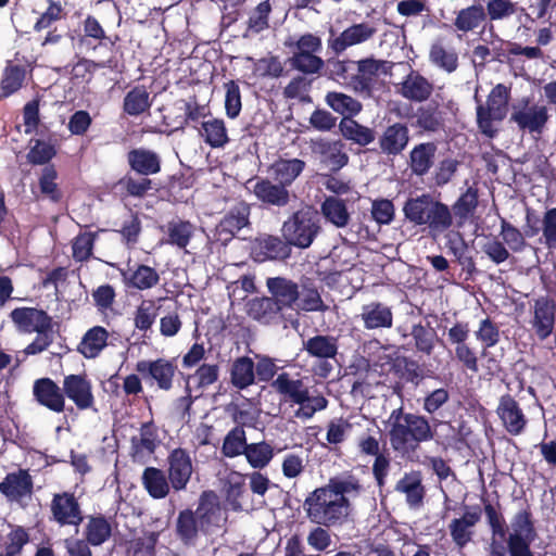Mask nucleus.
Returning <instances> with one entry per match:
<instances>
[{
	"label": "nucleus",
	"instance_id": "338daca9",
	"mask_svg": "<svg viewBox=\"0 0 556 556\" xmlns=\"http://www.w3.org/2000/svg\"><path fill=\"white\" fill-rule=\"evenodd\" d=\"M178 532L185 540L193 539L200 530L197 513L182 511L178 517Z\"/></svg>",
	"mask_w": 556,
	"mask_h": 556
},
{
	"label": "nucleus",
	"instance_id": "ea45409f",
	"mask_svg": "<svg viewBox=\"0 0 556 556\" xmlns=\"http://www.w3.org/2000/svg\"><path fill=\"white\" fill-rule=\"evenodd\" d=\"M535 532L527 511H519L511 522V533L508 543H528L534 540Z\"/></svg>",
	"mask_w": 556,
	"mask_h": 556
},
{
	"label": "nucleus",
	"instance_id": "0e129e2a",
	"mask_svg": "<svg viewBox=\"0 0 556 556\" xmlns=\"http://www.w3.org/2000/svg\"><path fill=\"white\" fill-rule=\"evenodd\" d=\"M501 237L508 249L514 252L521 251L526 245L523 235L509 223L503 220L501 226Z\"/></svg>",
	"mask_w": 556,
	"mask_h": 556
},
{
	"label": "nucleus",
	"instance_id": "b1692460",
	"mask_svg": "<svg viewBox=\"0 0 556 556\" xmlns=\"http://www.w3.org/2000/svg\"><path fill=\"white\" fill-rule=\"evenodd\" d=\"M408 140V128L396 123L387 127L379 139V146L383 153L396 155L405 149Z\"/></svg>",
	"mask_w": 556,
	"mask_h": 556
},
{
	"label": "nucleus",
	"instance_id": "aec40b11",
	"mask_svg": "<svg viewBox=\"0 0 556 556\" xmlns=\"http://www.w3.org/2000/svg\"><path fill=\"white\" fill-rule=\"evenodd\" d=\"M157 429L152 422L141 426L138 435L131 438V455L135 460L144 463L159 444Z\"/></svg>",
	"mask_w": 556,
	"mask_h": 556
},
{
	"label": "nucleus",
	"instance_id": "8fccbe9b",
	"mask_svg": "<svg viewBox=\"0 0 556 556\" xmlns=\"http://www.w3.org/2000/svg\"><path fill=\"white\" fill-rule=\"evenodd\" d=\"M325 486L343 498L356 496L362 491L359 481L352 476L332 478Z\"/></svg>",
	"mask_w": 556,
	"mask_h": 556
},
{
	"label": "nucleus",
	"instance_id": "052dcab7",
	"mask_svg": "<svg viewBox=\"0 0 556 556\" xmlns=\"http://www.w3.org/2000/svg\"><path fill=\"white\" fill-rule=\"evenodd\" d=\"M193 233V227L190 223L179 222L168 226L169 243L179 248H185L189 243Z\"/></svg>",
	"mask_w": 556,
	"mask_h": 556
},
{
	"label": "nucleus",
	"instance_id": "09e8293b",
	"mask_svg": "<svg viewBox=\"0 0 556 556\" xmlns=\"http://www.w3.org/2000/svg\"><path fill=\"white\" fill-rule=\"evenodd\" d=\"M232 383L243 389L254 381V364L249 357H240L235 361L231 369Z\"/></svg>",
	"mask_w": 556,
	"mask_h": 556
},
{
	"label": "nucleus",
	"instance_id": "0eeeda50",
	"mask_svg": "<svg viewBox=\"0 0 556 556\" xmlns=\"http://www.w3.org/2000/svg\"><path fill=\"white\" fill-rule=\"evenodd\" d=\"M390 70L391 65L387 61L372 58L361 60L357 62V74L351 79L352 88L362 96L370 97Z\"/></svg>",
	"mask_w": 556,
	"mask_h": 556
},
{
	"label": "nucleus",
	"instance_id": "6e6d98bb",
	"mask_svg": "<svg viewBox=\"0 0 556 556\" xmlns=\"http://www.w3.org/2000/svg\"><path fill=\"white\" fill-rule=\"evenodd\" d=\"M247 437L242 428H233L225 438L223 453L227 457H235L244 454L247 448Z\"/></svg>",
	"mask_w": 556,
	"mask_h": 556
},
{
	"label": "nucleus",
	"instance_id": "72a5a7b5",
	"mask_svg": "<svg viewBox=\"0 0 556 556\" xmlns=\"http://www.w3.org/2000/svg\"><path fill=\"white\" fill-rule=\"evenodd\" d=\"M314 151L320 153L324 161L337 169L343 167L349 161V156L344 152V144L340 140L316 141L314 142Z\"/></svg>",
	"mask_w": 556,
	"mask_h": 556
},
{
	"label": "nucleus",
	"instance_id": "4d7b16f0",
	"mask_svg": "<svg viewBox=\"0 0 556 556\" xmlns=\"http://www.w3.org/2000/svg\"><path fill=\"white\" fill-rule=\"evenodd\" d=\"M159 307L153 300H143L135 312V326L139 330H148L157 316Z\"/></svg>",
	"mask_w": 556,
	"mask_h": 556
},
{
	"label": "nucleus",
	"instance_id": "423d86ee",
	"mask_svg": "<svg viewBox=\"0 0 556 556\" xmlns=\"http://www.w3.org/2000/svg\"><path fill=\"white\" fill-rule=\"evenodd\" d=\"M509 97L510 89L503 84H497L488 96L485 104H478V126L488 137H493L497 132L498 124L507 115Z\"/></svg>",
	"mask_w": 556,
	"mask_h": 556
},
{
	"label": "nucleus",
	"instance_id": "39448f33",
	"mask_svg": "<svg viewBox=\"0 0 556 556\" xmlns=\"http://www.w3.org/2000/svg\"><path fill=\"white\" fill-rule=\"evenodd\" d=\"M280 231L289 245L306 249L320 231L318 216L309 207L300 208L283 222Z\"/></svg>",
	"mask_w": 556,
	"mask_h": 556
},
{
	"label": "nucleus",
	"instance_id": "c9c22d12",
	"mask_svg": "<svg viewBox=\"0 0 556 556\" xmlns=\"http://www.w3.org/2000/svg\"><path fill=\"white\" fill-rule=\"evenodd\" d=\"M396 491L403 493L412 508H419L422 504L425 491L420 477L416 473L404 476L396 484Z\"/></svg>",
	"mask_w": 556,
	"mask_h": 556
},
{
	"label": "nucleus",
	"instance_id": "cd10ccee",
	"mask_svg": "<svg viewBox=\"0 0 556 556\" xmlns=\"http://www.w3.org/2000/svg\"><path fill=\"white\" fill-rule=\"evenodd\" d=\"M248 224V214L244 208L227 214L216 226L215 238L222 243H227L232 237Z\"/></svg>",
	"mask_w": 556,
	"mask_h": 556
},
{
	"label": "nucleus",
	"instance_id": "a878e982",
	"mask_svg": "<svg viewBox=\"0 0 556 556\" xmlns=\"http://www.w3.org/2000/svg\"><path fill=\"white\" fill-rule=\"evenodd\" d=\"M305 163L299 159L276 161L268 169L271 178L283 187L290 186L303 172Z\"/></svg>",
	"mask_w": 556,
	"mask_h": 556
},
{
	"label": "nucleus",
	"instance_id": "de8ad7c7",
	"mask_svg": "<svg viewBox=\"0 0 556 556\" xmlns=\"http://www.w3.org/2000/svg\"><path fill=\"white\" fill-rule=\"evenodd\" d=\"M248 312L252 318L267 324L278 314L279 309L273 299L260 298L249 302Z\"/></svg>",
	"mask_w": 556,
	"mask_h": 556
},
{
	"label": "nucleus",
	"instance_id": "2f4dec72",
	"mask_svg": "<svg viewBox=\"0 0 556 556\" xmlns=\"http://www.w3.org/2000/svg\"><path fill=\"white\" fill-rule=\"evenodd\" d=\"M0 491L11 500H18L31 491L30 476L25 471L10 473L0 483Z\"/></svg>",
	"mask_w": 556,
	"mask_h": 556
},
{
	"label": "nucleus",
	"instance_id": "20e7f679",
	"mask_svg": "<svg viewBox=\"0 0 556 556\" xmlns=\"http://www.w3.org/2000/svg\"><path fill=\"white\" fill-rule=\"evenodd\" d=\"M403 212L410 223L418 226L427 225L433 233L443 232L453 224L448 206L429 194L408 199Z\"/></svg>",
	"mask_w": 556,
	"mask_h": 556
},
{
	"label": "nucleus",
	"instance_id": "603ef678",
	"mask_svg": "<svg viewBox=\"0 0 556 556\" xmlns=\"http://www.w3.org/2000/svg\"><path fill=\"white\" fill-rule=\"evenodd\" d=\"M218 371L217 365L203 364L193 375L189 376L187 386H192L193 383L192 388L195 392L205 389L217 381Z\"/></svg>",
	"mask_w": 556,
	"mask_h": 556
},
{
	"label": "nucleus",
	"instance_id": "a18cd8bd",
	"mask_svg": "<svg viewBox=\"0 0 556 556\" xmlns=\"http://www.w3.org/2000/svg\"><path fill=\"white\" fill-rule=\"evenodd\" d=\"M484 18L483 8L481 5H471L458 12L455 26L458 30L467 33L478 27Z\"/></svg>",
	"mask_w": 556,
	"mask_h": 556
},
{
	"label": "nucleus",
	"instance_id": "58836bf2",
	"mask_svg": "<svg viewBox=\"0 0 556 556\" xmlns=\"http://www.w3.org/2000/svg\"><path fill=\"white\" fill-rule=\"evenodd\" d=\"M478 206V191L468 188L453 205V212L456 218V226L463 227L464 224L473 216Z\"/></svg>",
	"mask_w": 556,
	"mask_h": 556
},
{
	"label": "nucleus",
	"instance_id": "f03ea898",
	"mask_svg": "<svg viewBox=\"0 0 556 556\" xmlns=\"http://www.w3.org/2000/svg\"><path fill=\"white\" fill-rule=\"evenodd\" d=\"M308 519L319 526L331 527L342 525L351 514L349 498L333 494L326 486L313 491L304 502Z\"/></svg>",
	"mask_w": 556,
	"mask_h": 556
},
{
	"label": "nucleus",
	"instance_id": "9d476101",
	"mask_svg": "<svg viewBox=\"0 0 556 556\" xmlns=\"http://www.w3.org/2000/svg\"><path fill=\"white\" fill-rule=\"evenodd\" d=\"M62 390L78 409H88L94 404L92 384L85 374L65 376Z\"/></svg>",
	"mask_w": 556,
	"mask_h": 556
},
{
	"label": "nucleus",
	"instance_id": "37998d69",
	"mask_svg": "<svg viewBox=\"0 0 556 556\" xmlns=\"http://www.w3.org/2000/svg\"><path fill=\"white\" fill-rule=\"evenodd\" d=\"M112 532L111 523L103 517H91L85 526L87 542L93 546L103 544Z\"/></svg>",
	"mask_w": 556,
	"mask_h": 556
},
{
	"label": "nucleus",
	"instance_id": "3c124183",
	"mask_svg": "<svg viewBox=\"0 0 556 556\" xmlns=\"http://www.w3.org/2000/svg\"><path fill=\"white\" fill-rule=\"evenodd\" d=\"M150 105V94L143 87L134 88L124 99V109L130 115L141 114Z\"/></svg>",
	"mask_w": 556,
	"mask_h": 556
},
{
	"label": "nucleus",
	"instance_id": "774afa93",
	"mask_svg": "<svg viewBox=\"0 0 556 556\" xmlns=\"http://www.w3.org/2000/svg\"><path fill=\"white\" fill-rule=\"evenodd\" d=\"M54 155L55 149L51 143L36 140L27 154V159L33 164H45Z\"/></svg>",
	"mask_w": 556,
	"mask_h": 556
},
{
	"label": "nucleus",
	"instance_id": "4be33fe9",
	"mask_svg": "<svg viewBox=\"0 0 556 556\" xmlns=\"http://www.w3.org/2000/svg\"><path fill=\"white\" fill-rule=\"evenodd\" d=\"M254 195L265 204L286 206L290 201V193L282 185H275L268 179H260L252 185Z\"/></svg>",
	"mask_w": 556,
	"mask_h": 556
},
{
	"label": "nucleus",
	"instance_id": "f257e3e1",
	"mask_svg": "<svg viewBox=\"0 0 556 556\" xmlns=\"http://www.w3.org/2000/svg\"><path fill=\"white\" fill-rule=\"evenodd\" d=\"M386 427L392 447L401 452L414 448L418 443L433 438L426 418L406 414L402 408H396L390 414Z\"/></svg>",
	"mask_w": 556,
	"mask_h": 556
},
{
	"label": "nucleus",
	"instance_id": "49530a36",
	"mask_svg": "<svg viewBox=\"0 0 556 556\" xmlns=\"http://www.w3.org/2000/svg\"><path fill=\"white\" fill-rule=\"evenodd\" d=\"M245 458L253 468L266 467L274 456L271 445L266 442L248 444L245 452Z\"/></svg>",
	"mask_w": 556,
	"mask_h": 556
},
{
	"label": "nucleus",
	"instance_id": "4c0bfd02",
	"mask_svg": "<svg viewBox=\"0 0 556 556\" xmlns=\"http://www.w3.org/2000/svg\"><path fill=\"white\" fill-rule=\"evenodd\" d=\"M142 483L154 498H164L169 492V483L162 470L148 467L142 475Z\"/></svg>",
	"mask_w": 556,
	"mask_h": 556
},
{
	"label": "nucleus",
	"instance_id": "7ed1b4c3",
	"mask_svg": "<svg viewBox=\"0 0 556 556\" xmlns=\"http://www.w3.org/2000/svg\"><path fill=\"white\" fill-rule=\"evenodd\" d=\"M271 387L287 401L299 406L294 412V417L301 420L311 419L328 405V401L321 393L309 391L302 379L293 378L287 372L279 374Z\"/></svg>",
	"mask_w": 556,
	"mask_h": 556
},
{
	"label": "nucleus",
	"instance_id": "dca6fc26",
	"mask_svg": "<svg viewBox=\"0 0 556 556\" xmlns=\"http://www.w3.org/2000/svg\"><path fill=\"white\" fill-rule=\"evenodd\" d=\"M63 390L50 378H40L34 382L33 394L36 401L54 413L65 408Z\"/></svg>",
	"mask_w": 556,
	"mask_h": 556
},
{
	"label": "nucleus",
	"instance_id": "473e14b6",
	"mask_svg": "<svg viewBox=\"0 0 556 556\" xmlns=\"http://www.w3.org/2000/svg\"><path fill=\"white\" fill-rule=\"evenodd\" d=\"M554 321V307L545 299L538 300L534 305L533 327L541 339L552 333Z\"/></svg>",
	"mask_w": 556,
	"mask_h": 556
},
{
	"label": "nucleus",
	"instance_id": "bb28decb",
	"mask_svg": "<svg viewBox=\"0 0 556 556\" xmlns=\"http://www.w3.org/2000/svg\"><path fill=\"white\" fill-rule=\"evenodd\" d=\"M437 146L432 142L419 143L409 153V166L414 174L422 176L434 164Z\"/></svg>",
	"mask_w": 556,
	"mask_h": 556
},
{
	"label": "nucleus",
	"instance_id": "4468645a",
	"mask_svg": "<svg viewBox=\"0 0 556 556\" xmlns=\"http://www.w3.org/2000/svg\"><path fill=\"white\" fill-rule=\"evenodd\" d=\"M53 519L64 526H78L83 521V514L76 497L68 492L55 494L51 502Z\"/></svg>",
	"mask_w": 556,
	"mask_h": 556
},
{
	"label": "nucleus",
	"instance_id": "e433bc0d",
	"mask_svg": "<svg viewBox=\"0 0 556 556\" xmlns=\"http://www.w3.org/2000/svg\"><path fill=\"white\" fill-rule=\"evenodd\" d=\"M339 128L346 140L353 141L359 146H367L375 139L374 131L370 128L349 117L341 119Z\"/></svg>",
	"mask_w": 556,
	"mask_h": 556
},
{
	"label": "nucleus",
	"instance_id": "ddd939ff",
	"mask_svg": "<svg viewBox=\"0 0 556 556\" xmlns=\"http://www.w3.org/2000/svg\"><path fill=\"white\" fill-rule=\"evenodd\" d=\"M548 119L547 109L543 105L532 104L528 101L514 108L511 121L522 130L541 132Z\"/></svg>",
	"mask_w": 556,
	"mask_h": 556
},
{
	"label": "nucleus",
	"instance_id": "9b49d317",
	"mask_svg": "<svg viewBox=\"0 0 556 556\" xmlns=\"http://www.w3.org/2000/svg\"><path fill=\"white\" fill-rule=\"evenodd\" d=\"M10 317L18 331L45 333L52 328V319L46 312L34 307H18Z\"/></svg>",
	"mask_w": 556,
	"mask_h": 556
},
{
	"label": "nucleus",
	"instance_id": "5701e85b",
	"mask_svg": "<svg viewBox=\"0 0 556 556\" xmlns=\"http://www.w3.org/2000/svg\"><path fill=\"white\" fill-rule=\"evenodd\" d=\"M481 518L478 507L467 510L460 518L454 519L450 526L453 541L460 547L465 546L472 538V529Z\"/></svg>",
	"mask_w": 556,
	"mask_h": 556
},
{
	"label": "nucleus",
	"instance_id": "864d4df0",
	"mask_svg": "<svg viewBox=\"0 0 556 556\" xmlns=\"http://www.w3.org/2000/svg\"><path fill=\"white\" fill-rule=\"evenodd\" d=\"M159 281L160 276L156 270L146 265L138 266L128 277V283L138 290L151 289Z\"/></svg>",
	"mask_w": 556,
	"mask_h": 556
},
{
	"label": "nucleus",
	"instance_id": "69168bd1",
	"mask_svg": "<svg viewBox=\"0 0 556 556\" xmlns=\"http://www.w3.org/2000/svg\"><path fill=\"white\" fill-rule=\"evenodd\" d=\"M352 429V425L342 418L333 419L328 424L327 427V442L329 444L342 443Z\"/></svg>",
	"mask_w": 556,
	"mask_h": 556
},
{
	"label": "nucleus",
	"instance_id": "6ab92c4d",
	"mask_svg": "<svg viewBox=\"0 0 556 556\" xmlns=\"http://www.w3.org/2000/svg\"><path fill=\"white\" fill-rule=\"evenodd\" d=\"M136 369L141 375H149L154 379L160 389L169 390L173 384L176 368L172 362L160 358L156 361H140Z\"/></svg>",
	"mask_w": 556,
	"mask_h": 556
},
{
	"label": "nucleus",
	"instance_id": "f704fd0d",
	"mask_svg": "<svg viewBox=\"0 0 556 556\" xmlns=\"http://www.w3.org/2000/svg\"><path fill=\"white\" fill-rule=\"evenodd\" d=\"M128 161L134 170L142 175H152L160 172V157L156 153L137 149L128 154Z\"/></svg>",
	"mask_w": 556,
	"mask_h": 556
},
{
	"label": "nucleus",
	"instance_id": "6e6552de",
	"mask_svg": "<svg viewBox=\"0 0 556 556\" xmlns=\"http://www.w3.org/2000/svg\"><path fill=\"white\" fill-rule=\"evenodd\" d=\"M321 50L319 37L305 34L296 41V51L292 62L295 68L303 73H317L324 65V61L316 55Z\"/></svg>",
	"mask_w": 556,
	"mask_h": 556
},
{
	"label": "nucleus",
	"instance_id": "7c9ffc66",
	"mask_svg": "<svg viewBox=\"0 0 556 556\" xmlns=\"http://www.w3.org/2000/svg\"><path fill=\"white\" fill-rule=\"evenodd\" d=\"M320 212L324 218L337 228L346 227L351 219L344 201L334 197L325 199L320 206Z\"/></svg>",
	"mask_w": 556,
	"mask_h": 556
},
{
	"label": "nucleus",
	"instance_id": "bf43d9fd",
	"mask_svg": "<svg viewBox=\"0 0 556 556\" xmlns=\"http://www.w3.org/2000/svg\"><path fill=\"white\" fill-rule=\"evenodd\" d=\"M294 309L305 312L324 309V303L319 292L315 288L304 286L299 290V298Z\"/></svg>",
	"mask_w": 556,
	"mask_h": 556
},
{
	"label": "nucleus",
	"instance_id": "393cba45",
	"mask_svg": "<svg viewBox=\"0 0 556 556\" xmlns=\"http://www.w3.org/2000/svg\"><path fill=\"white\" fill-rule=\"evenodd\" d=\"M109 332L101 326L86 331L78 344V352L86 358H96L108 345Z\"/></svg>",
	"mask_w": 556,
	"mask_h": 556
},
{
	"label": "nucleus",
	"instance_id": "f8f14e48",
	"mask_svg": "<svg viewBox=\"0 0 556 556\" xmlns=\"http://www.w3.org/2000/svg\"><path fill=\"white\" fill-rule=\"evenodd\" d=\"M200 530L212 533L216 528H222L226 516L222 510L217 496L213 492H205L195 510Z\"/></svg>",
	"mask_w": 556,
	"mask_h": 556
},
{
	"label": "nucleus",
	"instance_id": "c85d7f7f",
	"mask_svg": "<svg viewBox=\"0 0 556 556\" xmlns=\"http://www.w3.org/2000/svg\"><path fill=\"white\" fill-rule=\"evenodd\" d=\"M361 316L367 329L390 328L392 326V312L390 307L381 303L365 305Z\"/></svg>",
	"mask_w": 556,
	"mask_h": 556
},
{
	"label": "nucleus",
	"instance_id": "a19ab883",
	"mask_svg": "<svg viewBox=\"0 0 556 556\" xmlns=\"http://www.w3.org/2000/svg\"><path fill=\"white\" fill-rule=\"evenodd\" d=\"M200 134L212 148H223L229 140L224 121L217 118L203 122Z\"/></svg>",
	"mask_w": 556,
	"mask_h": 556
},
{
	"label": "nucleus",
	"instance_id": "e2e57ef3",
	"mask_svg": "<svg viewBox=\"0 0 556 556\" xmlns=\"http://www.w3.org/2000/svg\"><path fill=\"white\" fill-rule=\"evenodd\" d=\"M225 109L230 118H236L241 111V94L239 86L235 81H228L225 85Z\"/></svg>",
	"mask_w": 556,
	"mask_h": 556
},
{
	"label": "nucleus",
	"instance_id": "f3484780",
	"mask_svg": "<svg viewBox=\"0 0 556 556\" xmlns=\"http://www.w3.org/2000/svg\"><path fill=\"white\" fill-rule=\"evenodd\" d=\"M168 479L176 490H184L192 475V463L188 453L182 448L174 450L168 456Z\"/></svg>",
	"mask_w": 556,
	"mask_h": 556
},
{
	"label": "nucleus",
	"instance_id": "13d9d810",
	"mask_svg": "<svg viewBox=\"0 0 556 556\" xmlns=\"http://www.w3.org/2000/svg\"><path fill=\"white\" fill-rule=\"evenodd\" d=\"M25 77V72L22 67L16 65H9L5 67L1 79V91L4 97H8L17 91Z\"/></svg>",
	"mask_w": 556,
	"mask_h": 556
},
{
	"label": "nucleus",
	"instance_id": "a211bd4d",
	"mask_svg": "<svg viewBox=\"0 0 556 556\" xmlns=\"http://www.w3.org/2000/svg\"><path fill=\"white\" fill-rule=\"evenodd\" d=\"M377 33V28L371 23H358L345 28L330 46L336 52H342L345 49L366 42Z\"/></svg>",
	"mask_w": 556,
	"mask_h": 556
},
{
	"label": "nucleus",
	"instance_id": "c03bdc74",
	"mask_svg": "<svg viewBox=\"0 0 556 556\" xmlns=\"http://www.w3.org/2000/svg\"><path fill=\"white\" fill-rule=\"evenodd\" d=\"M326 102L333 111L345 117L356 115L362 110L361 102L342 92L327 93Z\"/></svg>",
	"mask_w": 556,
	"mask_h": 556
},
{
	"label": "nucleus",
	"instance_id": "5fc2aeb1",
	"mask_svg": "<svg viewBox=\"0 0 556 556\" xmlns=\"http://www.w3.org/2000/svg\"><path fill=\"white\" fill-rule=\"evenodd\" d=\"M430 60L434 65L441 67L447 73L454 72L458 64L457 54L454 51L444 48L440 43H435L431 47Z\"/></svg>",
	"mask_w": 556,
	"mask_h": 556
},
{
	"label": "nucleus",
	"instance_id": "79ce46f5",
	"mask_svg": "<svg viewBox=\"0 0 556 556\" xmlns=\"http://www.w3.org/2000/svg\"><path fill=\"white\" fill-rule=\"evenodd\" d=\"M307 353L318 358H333L338 351L337 339L328 336H316L304 343Z\"/></svg>",
	"mask_w": 556,
	"mask_h": 556
},
{
	"label": "nucleus",
	"instance_id": "c756f323",
	"mask_svg": "<svg viewBox=\"0 0 556 556\" xmlns=\"http://www.w3.org/2000/svg\"><path fill=\"white\" fill-rule=\"evenodd\" d=\"M400 93L413 101H425L432 92L431 84L418 74H409L400 86Z\"/></svg>",
	"mask_w": 556,
	"mask_h": 556
},
{
	"label": "nucleus",
	"instance_id": "1a4fd4ad",
	"mask_svg": "<svg viewBox=\"0 0 556 556\" xmlns=\"http://www.w3.org/2000/svg\"><path fill=\"white\" fill-rule=\"evenodd\" d=\"M496 415L504 429L511 435L521 434L528 419L519 403L509 394L502 395L496 407Z\"/></svg>",
	"mask_w": 556,
	"mask_h": 556
},
{
	"label": "nucleus",
	"instance_id": "412c9836",
	"mask_svg": "<svg viewBox=\"0 0 556 556\" xmlns=\"http://www.w3.org/2000/svg\"><path fill=\"white\" fill-rule=\"evenodd\" d=\"M266 285L273 296L271 299L277 303V309L295 308L299 298V289L295 282L282 277H274L268 278Z\"/></svg>",
	"mask_w": 556,
	"mask_h": 556
},
{
	"label": "nucleus",
	"instance_id": "680f3d73",
	"mask_svg": "<svg viewBox=\"0 0 556 556\" xmlns=\"http://www.w3.org/2000/svg\"><path fill=\"white\" fill-rule=\"evenodd\" d=\"M282 71L281 62L275 56L257 60L253 64L254 75L258 77H279Z\"/></svg>",
	"mask_w": 556,
	"mask_h": 556
},
{
	"label": "nucleus",
	"instance_id": "2eb2a0df",
	"mask_svg": "<svg viewBox=\"0 0 556 556\" xmlns=\"http://www.w3.org/2000/svg\"><path fill=\"white\" fill-rule=\"evenodd\" d=\"M291 253L289 243L276 236L263 235L252 245V256L257 262L287 258Z\"/></svg>",
	"mask_w": 556,
	"mask_h": 556
}]
</instances>
